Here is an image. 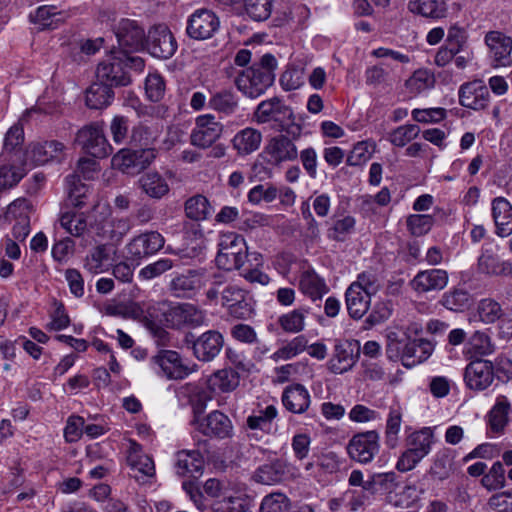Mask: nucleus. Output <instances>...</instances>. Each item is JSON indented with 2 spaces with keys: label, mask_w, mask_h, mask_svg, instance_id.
I'll use <instances>...</instances> for the list:
<instances>
[{
  "label": "nucleus",
  "mask_w": 512,
  "mask_h": 512,
  "mask_svg": "<svg viewBox=\"0 0 512 512\" xmlns=\"http://www.w3.org/2000/svg\"><path fill=\"white\" fill-rule=\"evenodd\" d=\"M494 376L493 363L484 359L471 361L464 371V381L474 391L487 389L493 383Z\"/></svg>",
  "instance_id": "9d476101"
},
{
  "label": "nucleus",
  "mask_w": 512,
  "mask_h": 512,
  "mask_svg": "<svg viewBox=\"0 0 512 512\" xmlns=\"http://www.w3.org/2000/svg\"><path fill=\"white\" fill-rule=\"evenodd\" d=\"M193 342L195 356L202 361H210L219 354L223 345V337L217 331H207Z\"/></svg>",
  "instance_id": "5701e85b"
},
{
  "label": "nucleus",
  "mask_w": 512,
  "mask_h": 512,
  "mask_svg": "<svg viewBox=\"0 0 512 512\" xmlns=\"http://www.w3.org/2000/svg\"><path fill=\"white\" fill-rule=\"evenodd\" d=\"M407 227L414 236L427 234L434 223V218L427 214H413L407 218Z\"/></svg>",
  "instance_id": "e2e57ef3"
},
{
  "label": "nucleus",
  "mask_w": 512,
  "mask_h": 512,
  "mask_svg": "<svg viewBox=\"0 0 512 512\" xmlns=\"http://www.w3.org/2000/svg\"><path fill=\"white\" fill-rule=\"evenodd\" d=\"M198 429L209 437L221 438L224 433V412L214 410L201 421H198Z\"/></svg>",
  "instance_id": "c03bdc74"
},
{
  "label": "nucleus",
  "mask_w": 512,
  "mask_h": 512,
  "mask_svg": "<svg viewBox=\"0 0 512 512\" xmlns=\"http://www.w3.org/2000/svg\"><path fill=\"white\" fill-rule=\"evenodd\" d=\"M289 111L280 98L272 97L258 104L255 111V118L258 123H267L271 120H277V115L285 114Z\"/></svg>",
  "instance_id": "e433bc0d"
},
{
  "label": "nucleus",
  "mask_w": 512,
  "mask_h": 512,
  "mask_svg": "<svg viewBox=\"0 0 512 512\" xmlns=\"http://www.w3.org/2000/svg\"><path fill=\"white\" fill-rule=\"evenodd\" d=\"M510 410L511 404L507 397L503 395L499 396L488 415L491 432L497 435L503 434L508 423Z\"/></svg>",
  "instance_id": "473e14b6"
},
{
  "label": "nucleus",
  "mask_w": 512,
  "mask_h": 512,
  "mask_svg": "<svg viewBox=\"0 0 512 512\" xmlns=\"http://www.w3.org/2000/svg\"><path fill=\"white\" fill-rule=\"evenodd\" d=\"M66 13L58 11L55 6L39 7L35 14V21L43 28L55 29L66 18Z\"/></svg>",
  "instance_id": "3c124183"
},
{
  "label": "nucleus",
  "mask_w": 512,
  "mask_h": 512,
  "mask_svg": "<svg viewBox=\"0 0 512 512\" xmlns=\"http://www.w3.org/2000/svg\"><path fill=\"white\" fill-rule=\"evenodd\" d=\"M434 350L432 342L423 338L407 341L402 347L398 360L411 368L427 360Z\"/></svg>",
  "instance_id": "a211bd4d"
},
{
  "label": "nucleus",
  "mask_w": 512,
  "mask_h": 512,
  "mask_svg": "<svg viewBox=\"0 0 512 512\" xmlns=\"http://www.w3.org/2000/svg\"><path fill=\"white\" fill-rule=\"evenodd\" d=\"M147 49L153 57L167 60L177 51V42L167 26L158 25L148 32Z\"/></svg>",
  "instance_id": "423d86ee"
},
{
  "label": "nucleus",
  "mask_w": 512,
  "mask_h": 512,
  "mask_svg": "<svg viewBox=\"0 0 512 512\" xmlns=\"http://www.w3.org/2000/svg\"><path fill=\"white\" fill-rule=\"evenodd\" d=\"M355 219L352 216H345L334 222L328 231V237L335 241H344L347 236L354 230Z\"/></svg>",
  "instance_id": "338daca9"
},
{
  "label": "nucleus",
  "mask_w": 512,
  "mask_h": 512,
  "mask_svg": "<svg viewBox=\"0 0 512 512\" xmlns=\"http://www.w3.org/2000/svg\"><path fill=\"white\" fill-rule=\"evenodd\" d=\"M131 227L129 218H114L102 227L101 235L113 242H119L131 230Z\"/></svg>",
  "instance_id": "603ef678"
},
{
  "label": "nucleus",
  "mask_w": 512,
  "mask_h": 512,
  "mask_svg": "<svg viewBox=\"0 0 512 512\" xmlns=\"http://www.w3.org/2000/svg\"><path fill=\"white\" fill-rule=\"evenodd\" d=\"M152 361L168 379H182L189 374L188 368L183 366L180 355L175 351L161 350Z\"/></svg>",
  "instance_id": "4be33fe9"
},
{
  "label": "nucleus",
  "mask_w": 512,
  "mask_h": 512,
  "mask_svg": "<svg viewBox=\"0 0 512 512\" xmlns=\"http://www.w3.org/2000/svg\"><path fill=\"white\" fill-rule=\"evenodd\" d=\"M252 505V498L244 491H234L226 496V512H246Z\"/></svg>",
  "instance_id": "774afa93"
},
{
  "label": "nucleus",
  "mask_w": 512,
  "mask_h": 512,
  "mask_svg": "<svg viewBox=\"0 0 512 512\" xmlns=\"http://www.w3.org/2000/svg\"><path fill=\"white\" fill-rule=\"evenodd\" d=\"M379 441V433L375 430L357 433L348 442V455L361 464L370 463L379 453Z\"/></svg>",
  "instance_id": "f03ea898"
},
{
  "label": "nucleus",
  "mask_w": 512,
  "mask_h": 512,
  "mask_svg": "<svg viewBox=\"0 0 512 512\" xmlns=\"http://www.w3.org/2000/svg\"><path fill=\"white\" fill-rule=\"evenodd\" d=\"M68 200L75 208H82L89 197V186L79 180V175L71 174L66 177Z\"/></svg>",
  "instance_id": "4c0bfd02"
},
{
  "label": "nucleus",
  "mask_w": 512,
  "mask_h": 512,
  "mask_svg": "<svg viewBox=\"0 0 512 512\" xmlns=\"http://www.w3.org/2000/svg\"><path fill=\"white\" fill-rule=\"evenodd\" d=\"M433 443V433L430 428L414 432L408 438V448L424 458L429 454Z\"/></svg>",
  "instance_id": "8fccbe9b"
},
{
  "label": "nucleus",
  "mask_w": 512,
  "mask_h": 512,
  "mask_svg": "<svg viewBox=\"0 0 512 512\" xmlns=\"http://www.w3.org/2000/svg\"><path fill=\"white\" fill-rule=\"evenodd\" d=\"M204 391L207 393V401L216 400L218 404H221L224 399V370L215 371L207 379V389Z\"/></svg>",
  "instance_id": "680f3d73"
},
{
  "label": "nucleus",
  "mask_w": 512,
  "mask_h": 512,
  "mask_svg": "<svg viewBox=\"0 0 512 512\" xmlns=\"http://www.w3.org/2000/svg\"><path fill=\"white\" fill-rule=\"evenodd\" d=\"M286 468L287 466L282 460L275 459L270 463L259 466L253 474V480L264 485L278 484L283 481Z\"/></svg>",
  "instance_id": "a878e982"
},
{
  "label": "nucleus",
  "mask_w": 512,
  "mask_h": 512,
  "mask_svg": "<svg viewBox=\"0 0 512 512\" xmlns=\"http://www.w3.org/2000/svg\"><path fill=\"white\" fill-rule=\"evenodd\" d=\"M250 255L243 236L234 232L226 233V262L231 263L226 270L242 269L250 259Z\"/></svg>",
  "instance_id": "412c9836"
},
{
  "label": "nucleus",
  "mask_w": 512,
  "mask_h": 512,
  "mask_svg": "<svg viewBox=\"0 0 512 512\" xmlns=\"http://www.w3.org/2000/svg\"><path fill=\"white\" fill-rule=\"evenodd\" d=\"M301 291L308 295L312 300L320 299L326 292L327 287L315 273L305 272L302 274L299 282Z\"/></svg>",
  "instance_id": "09e8293b"
},
{
  "label": "nucleus",
  "mask_w": 512,
  "mask_h": 512,
  "mask_svg": "<svg viewBox=\"0 0 512 512\" xmlns=\"http://www.w3.org/2000/svg\"><path fill=\"white\" fill-rule=\"evenodd\" d=\"M219 27V18L212 11L201 9L189 17L186 32L192 39L205 40L211 38Z\"/></svg>",
  "instance_id": "0eeeda50"
},
{
  "label": "nucleus",
  "mask_w": 512,
  "mask_h": 512,
  "mask_svg": "<svg viewBox=\"0 0 512 512\" xmlns=\"http://www.w3.org/2000/svg\"><path fill=\"white\" fill-rule=\"evenodd\" d=\"M204 461L198 451H180L177 454V474L197 478L202 474Z\"/></svg>",
  "instance_id": "2f4dec72"
},
{
  "label": "nucleus",
  "mask_w": 512,
  "mask_h": 512,
  "mask_svg": "<svg viewBox=\"0 0 512 512\" xmlns=\"http://www.w3.org/2000/svg\"><path fill=\"white\" fill-rule=\"evenodd\" d=\"M441 304L454 312H462L472 304V297L464 289H453L443 294Z\"/></svg>",
  "instance_id": "a18cd8bd"
},
{
  "label": "nucleus",
  "mask_w": 512,
  "mask_h": 512,
  "mask_svg": "<svg viewBox=\"0 0 512 512\" xmlns=\"http://www.w3.org/2000/svg\"><path fill=\"white\" fill-rule=\"evenodd\" d=\"M63 143L57 140L33 143L26 152L27 159L36 165H43L50 160L58 159L64 151Z\"/></svg>",
  "instance_id": "b1692460"
},
{
  "label": "nucleus",
  "mask_w": 512,
  "mask_h": 512,
  "mask_svg": "<svg viewBox=\"0 0 512 512\" xmlns=\"http://www.w3.org/2000/svg\"><path fill=\"white\" fill-rule=\"evenodd\" d=\"M110 261V248L107 245H98L86 256L85 268L93 273L104 272Z\"/></svg>",
  "instance_id": "a19ab883"
},
{
  "label": "nucleus",
  "mask_w": 512,
  "mask_h": 512,
  "mask_svg": "<svg viewBox=\"0 0 512 512\" xmlns=\"http://www.w3.org/2000/svg\"><path fill=\"white\" fill-rule=\"evenodd\" d=\"M309 310L297 308L279 316L277 323L286 333H299L305 328V319Z\"/></svg>",
  "instance_id": "58836bf2"
},
{
  "label": "nucleus",
  "mask_w": 512,
  "mask_h": 512,
  "mask_svg": "<svg viewBox=\"0 0 512 512\" xmlns=\"http://www.w3.org/2000/svg\"><path fill=\"white\" fill-rule=\"evenodd\" d=\"M270 157L269 161L275 165L282 162L294 161L298 157V150L294 142L285 135L271 138L265 147Z\"/></svg>",
  "instance_id": "6ab92c4d"
},
{
  "label": "nucleus",
  "mask_w": 512,
  "mask_h": 512,
  "mask_svg": "<svg viewBox=\"0 0 512 512\" xmlns=\"http://www.w3.org/2000/svg\"><path fill=\"white\" fill-rule=\"evenodd\" d=\"M359 357V349L355 351L353 345L348 342H337L333 354L327 362L328 370L333 374H343L350 371Z\"/></svg>",
  "instance_id": "2eb2a0df"
},
{
  "label": "nucleus",
  "mask_w": 512,
  "mask_h": 512,
  "mask_svg": "<svg viewBox=\"0 0 512 512\" xmlns=\"http://www.w3.org/2000/svg\"><path fill=\"white\" fill-rule=\"evenodd\" d=\"M484 42L489 49L490 57L494 66L507 67L512 64V38L501 31H489L486 33Z\"/></svg>",
  "instance_id": "ddd939ff"
},
{
  "label": "nucleus",
  "mask_w": 512,
  "mask_h": 512,
  "mask_svg": "<svg viewBox=\"0 0 512 512\" xmlns=\"http://www.w3.org/2000/svg\"><path fill=\"white\" fill-rule=\"evenodd\" d=\"M505 483V469L500 461L494 462L481 479L482 486L489 491L499 490L505 486Z\"/></svg>",
  "instance_id": "6e6d98bb"
},
{
  "label": "nucleus",
  "mask_w": 512,
  "mask_h": 512,
  "mask_svg": "<svg viewBox=\"0 0 512 512\" xmlns=\"http://www.w3.org/2000/svg\"><path fill=\"white\" fill-rule=\"evenodd\" d=\"M348 314L353 319L362 318L370 307L371 297L361 292L356 285H350L345 293Z\"/></svg>",
  "instance_id": "c85d7f7f"
},
{
  "label": "nucleus",
  "mask_w": 512,
  "mask_h": 512,
  "mask_svg": "<svg viewBox=\"0 0 512 512\" xmlns=\"http://www.w3.org/2000/svg\"><path fill=\"white\" fill-rule=\"evenodd\" d=\"M402 421V414L398 408L390 409L389 416L386 423V444L394 448L397 444V436L400 431Z\"/></svg>",
  "instance_id": "0e129e2a"
},
{
  "label": "nucleus",
  "mask_w": 512,
  "mask_h": 512,
  "mask_svg": "<svg viewBox=\"0 0 512 512\" xmlns=\"http://www.w3.org/2000/svg\"><path fill=\"white\" fill-rule=\"evenodd\" d=\"M469 344L471 350L477 356H488L494 353L495 345L493 344L490 336L481 331H476L470 337Z\"/></svg>",
  "instance_id": "052dcab7"
},
{
  "label": "nucleus",
  "mask_w": 512,
  "mask_h": 512,
  "mask_svg": "<svg viewBox=\"0 0 512 512\" xmlns=\"http://www.w3.org/2000/svg\"><path fill=\"white\" fill-rule=\"evenodd\" d=\"M274 0H244V2H237L231 4L234 14H241L243 9L249 17L255 21L267 20L272 12Z\"/></svg>",
  "instance_id": "cd10ccee"
},
{
  "label": "nucleus",
  "mask_w": 512,
  "mask_h": 512,
  "mask_svg": "<svg viewBox=\"0 0 512 512\" xmlns=\"http://www.w3.org/2000/svg\"><path fill=\"white\" fill-rule=\"evenodd\" d=\"M23 140V128L18 124L13 125L5 135L3 152L1 154V157H3L5 161H21L23 156L21 150Z\"/></svg>",
  "instance_id": "bb28decb"
},
{
  "label": "nucleus",
  "mask_w": 512,
  "mask_h": 512,
  "mask_svg": "<svg viewBox=\"0 0 512 512\" xmlns=\"http://www.w3.org/2000/svg\"><path fill=\"white\" fill-rule=\"evenodd\" d=\"M282 403L291 413L302 414L310 405V394L303 385L293 384L284 389Z\"/></svg>",
  "instance_id": "393cba45"
},
{
  "label": "nucleus",
  "mask_w": 512,
  "mask_h": 512,
  "mask_svg": "<svg viewBox=\"0 0 512 512\" xmlns=\"http://www.w3.org/2000/svg\"><path fill=\"white\" fill-rule=\"evenodd\" d=\"M263 266L262 255L258 252H251L250 259L243 267L242 276L251 283L267 285L270 281L269 276L259 268Z\"/></svg>",
  "instance_id": "79ce46f5"
},
{
  "label": "nucleus",
  "mask_w": 512,
  "mask_h": 512,
  "mask_svg": "<svg viewBox=\"0 0 512 512\" xmlns=\"http://www.w3.org/2000/svg\"><path fill=\"white\" fill-rule=\"evenodd\" d=\"M478 313L482 322L493 324L504 317L501 305L492 298H485L479 302Z\"/></svg>",
  "instance_id": "5fc2aeb1"
},
{
  "label": "nucleus",
  "mask_w": 512,
  "mask_h": 512,
  "mask_svg": "<svg viewBox=\"0 0 512 512\" xmlns=\"http://www.w3.org/2000/svg\"><path fill=\"white\" fill-rule=\"evenodd\" d=\"M25 174L23 166L3 165L0 168V193L16 186Z\"/></svg>",
  "instance_id": "4d7b16f0"
},
{
  "label": "nucleus",
  "mask_w": 512,
  "mask_h": 512,
  "mask_svg": "<svg viewBox=\"0 0 512 512\" xmlns=\"http://www.w3.org/2000/svg\"><path fill=\"white\" fill-rule=\"evenodd\" d=\"M477 272L488 277L512 276V263L499 255L498 245H487L477 260Z\"/></svg>",
  "instance_id": "20e7f679"
},
{
  "label": "nucleus",
  "mask_w": 512,
  "mask_h": 512,
  "mask_svg": "<svg viewBox=\"0 0 512 512\" xmlns=\"http://www.w3.org/2000/svg\"><path fill=\"white\" fill-rule=\"evenodd\" d=\"M434 78L427 70H417L406 81V87L413 93H421L422 91L433 87Z\"/></svg>",
  "instance_id": "69168bd1"
},
{
  "label": "nucleus",
  "mask_w": 512,
  "mask_h": 512,
  "mask_svg": "<svg viewBox=\"0 0 512 512\" xmlns=\"http://www.w3.org/2000/svg\"><path fill=\"white\" fill-rule=\"evenodd\" d=\"M276 68V58L270 53L264 54L258 63L235 77V85L244 95L257 98L273 85Z\"/></svg>",
  "instance_id": "f257e3e1"
},
{
  "label": "nucleus",
  "mask_w": 512,
  "mask_h": 512,
  "mask_svg": "<svg viewBox=\"0 0 512 512\" xmlns=\"http://www.w3.org/2000/svg\"><path fill=\"white\" fill-rule=\"evenodd\" d=\"M223 125L215 117L206 114L198 116L196 127L191 133V143L201 148H207L215 143L222 135Z\"/></svg>",
  "instance_id": "9b49d317"
},
{
  "label": "nucleus",
  "mask_w": 512,
  "mask_h": 512,
  "mask_svg": "<svg viewBox=\"0 0 512 512\" xmlns=\"http://www.w3.org/2000/svg\"><path fill=\"white\" fill-rule=\"evenodd\" d=\"M178 397L186 399L194 407V411H202L207 402V393L195 383H186L178 389Z\"/></svg>",
  "instance_id": "49530a36"
},
{
  "label": "nucleus",
  "mask_w": 512,
  "mask_h": 512,
  "mask_svg": "<svg viewBox=\"0 0 512 512\" xmlns=\"http://www.w3.org/2000/svg\"><path fill=\"white\" fill-rule=\"evenodd\" d=\"M448 284V273L442 269L419 271L410 281L411 288L417 293L440 291Z\"/></svg>",
  "instance_id": "f3484780"
},
{
  "label": "nucleus",
  "mask_w": 512,
  "mask_h": 512,
  "mask_svg": "<svg viewBox=\"0 0 512 512\" xmlns=\"http://www.w3.org/2000/svg\"><path fill=\"white\" fill-rule=\"evenodd\" d=\"M164 243V237L157 231L142 233L127 244V255L132 260H140L158 252Z\"/></svg>",
  "instance_id": "f8f14e48"
},
{
  "label": "nucleus",
  "mask_w": 512,
  "mask_h": 512,
  "mask_svg": "<svg viewBox=\"0 0 512 512\" xmlns=\"http://www.w3.org/2000/svg\"><path fill=\"white\" fill-rule=\"evenodd\" d=\"M291 506L290 499L282 492L266 495L260 504V512H285Z\"/></svg>",
  "instance_id": "13d9d810"
},
{
  "label": "nucleus",
  "mask_w": 512,
  "mask_h": 512,
  "mask_svg": "<svg viewBox=\"0 0 512 512\" xmlns=\"http://www.w3.org/2000/svg\"><path fill=\"white\" fill-rule=\"evenodd\" d=\"M491 216L497 236L508 237L512 234V205L506 198L500 196L492 200Z\"/></svg>",
  "instance_id": "aec40b11"
},
{
  "label": "nucleus",
  "mask_w": 512,
  "mask_h": 512,
  "mask_svg": "<svg viewBox=\"0 0 512 512\" xmlns=\"http://www.w3.org/2000/svg\"><path fill=\"white\" fill-rule=\"evenodd\" d=\"M96 77L111 87L126 86L130 83V77L124 68V59L119 52H112L98 64Z\"/></svg>",
  "instance_id": "39448f33"
},
{
  "label": "nucleus",
  "mask_w": 512,
  "mask_h": 512,
  "mask_svg": "<svg viewBox=\"0 0 512 512\" xmlns=\"http://www.w3.org/2000/svg\"><path fill=\"white\" fill-rule=\"evenodd\" d=\"M458 96L460 105L473 110L485 109L490 100L488 87L481 80L462 84Z\"/></svg>",
  "instance_id": "4468645a"
},
{
  "label": "nucleus",
  "mask_w": 512,
  "mask_h": 512,
  "mask_svg": "<svg viewBox=\"0 0 512 512\" xmlns=\"http://www.w3.org/2000/svg\"><path fill=\"white\" fill-rule=\"evenodd\" d=\"M170 287L176 297L190 298L200 289L201 278L196 271L190 270L173 278Z\"/></svg>",
  "instance_id": "7c9ffc66"
},
{
  "label": "nucleus",
  "mask_w": 512,
  "mask_h": 512,
  "mask_svg": "<svg viewBox=\"0 0 512 512\" xmlns=\"http://www.w3.org/2000/svg\"><path fill=\"white\" fill-rule=\"evenodd\" d=\"M308 340L305 336L299 335L288 341L285 345L278 348L270 358L274 362L286 361L292 359L306 350Z\"/></svg>",
  "instance_id": "37998d69"
},
{
  "label": "nucleus",
  "mask_w": 512,
  "mask_h": 512,
  "mask_svg": "<svg viewBox=\"0 0 512 512\" xmlns=\"http://www.w3.org/2000/svg\"><path fill=\"white\" fill-rule=\"evenodd\" d=\"M261 141L262 135L258 130L245 128L234 136L232 144L239 154L246 155L257 150Z\"/></svg>",
  "instance_id": "c9c22d12"
},
{
  "label": "nucleus",
  "mask_w": 512,
  "mask_h": 512,
  "mask_svg": "<svg viewBox=\"0 0 512 512\" xmlns=\"http://www.w3.org/2000/svg\"><path fill=\"white\" fill-rule=\"evenodd\" d=\"M76 142L95 158H104L113 151L99 123H91L80 129L76 135Z\"/></svg>",
  "instance_id": "7ed1b4c3"
},
{
  "label": "nucleus",
  "mask_w": 512,
  "mask_h": 512,
  "mask_svg": "<svg viewBox=\"0 0 512 512\" xmlns=\"http://www.w3.org/2000/svg\"><path fill=\"white\" fill-rule=\"evenodd\" d=\"M166 322L173 328H195L205 321L202 310L190 303L178 304L165 313Z\"/></svg>",
  "instance_id": "6e6552de"
},
{
  "label": "nucleus",
  "mask_w": 512,
  "mask_h": 512,
  "mask_svg": "<svg viewBox=\"0 0 512 512\" xmlns=\"http://www.w3.org/2000/svg\"><path fill=\"white\" fill-rule=\"evenodd\" d=\"M127 462L132 470L139 472L144 477H152L155 474L154 461L148 455L142 453L141 446L131 442L127 455Z\"/></svg>",
  "instance_id": "72a5a7b5"
},
{
  "label": "nucleus",
  "mask_w": 512,
  "mask_h": 512,
  "mask_svg": "<svg viewBox=\"0 0 512 512\" xmlns=\"http://www.w3.org/2000/svg\"><path fill=\"white\" fill-rule=\"evenodd\" d=\"M60 225L67 233L74 237H80L87 229V220L84 214L65 212L59 219Z\"/></svg>",
  "instance_id": "864d4df0"
},
{
  "label": "nucleus",
  "mask_w": 512,
  "mask_h": 512,
  "mask_svg": "<svg viewBox=\"0 0 512 512\" xmlns=\"http://www.w3.org/2000/svg\"><path fill=\"white\" fill-rule=\"evenodd\" d=\"M142 190L151 198L160 199L169 192L164 178L157 173H146L139 179Z\"/></svg>",
  "instance_id": "ea45409f"
},
{
  "label": "nucleus",
  "mask_w": 512,
  "mask_h": 512,
  "mask_svg": "<svg viewBox=\"0 0 512 512\" xmlns=\"http://www.w3.org/2000/svg\"><path fill=\"white\" fill-rule=\"evenodd\" d=\"M408 9L413 14L428 18H443L447 12L445 0H409Z\"/></svg>",
  "instance_id": "f704fd0d"
},
{
  "label": "nucleus",
  "mask_w": 512,
  "mask_h": 512,
  "mask_svg": "<svg viewBox=\"0 0 512 512\" xmlns=\"http://www.w3.org/2000/svg\"><path fill=\"white\" fill-rule=\"evenodd\" d=\"M113 98L112 87L99 80L86 90V105L90 109H103L111 104Z\"/></svg>",
  "instance_id": "c756f323"
},
{
  "label": "nucleus",
  "mask_w": 512,
  "mask_h": 512,
  "mask_svg": "<svg viewBox=\"0 0 512 512\" xmlns=\"http://www.w3.org/2000/svg\"><path fill=\"white\" fill-rule=\"evenodd\" d=\"M185 213L188 218L200 221L211 215L212 208L206 197L201 194H197L186 201Z\"/></svg>",
  "instance_id": "de8ad7c7"
},
{
  "label": "nucleus",
  "mask_w": 512,
  "mask_h": 512,
  "mask_svg": "<svg viewBox=\"0 0 512 512\" xmlns=\"http://www.w3.org/2000/svg\"><path fill=\"white\" fill-rule=\"evenodd\" d=\"M115 35L122 50L137 51L143 47L145 33L134 20L121 19L115 28Z\"/></svg>",
  "instance_id": "dca6fc26"
},
{
  "label": "nucleus",
  "mask_w": 512,
  "mask_h": 512,
  "mask_svg": "<svg viewBox=\"0 0 512 512\" xmlns=\"http://www.w3.org/2000/svg\"><path fill=\"white\" fill-rule=\"evenodd\" d=\"M419 133V126L415 124H406L394 129L389 136V140L397 147H404L407 143L415 139Z\"/></svg>",
  "instance_id": "bf43d9fd"
},
{
  "label": "nucleus",
  "mask_w": 512,
  "mask_h": 512,
  "mask_svg": "<svg viewBox=\"0 0 512 512\" xmlns=\"http://www.w3.org/2000/svg\"><path fill=\"white\" fill-rule=\"evenodd\" d=\"M157 152L150 147H139L135 150H120L113 158L114 165L124 172H139L149 166L156 158Z\"/></svg>",
  "instance_id": "1a4fd4ad"
}]
</instances>
